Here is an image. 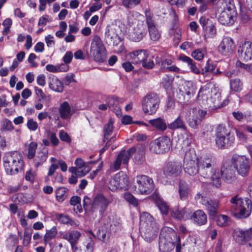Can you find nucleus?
<instances>
[{"mask_svg":"<svg viewBox=\"0 0 252 252\" xmlns=\"http://www.w3.org/2000/svg\"><path fill=\"white\" fill-rule=\"evenodd\" d=\"M200 170V175L203 178H210L211 184L217 188L221 186V179L219 169L214 168V164L212 158L202 156L197 159Z\"/></svg>","mask_w":252,"mask_h":252,"instance_id":"nucleus-1","label":"nucleus"},{"mask_svg":"<svg viewBox=\"0 0 252 252\" xmlns=\"http://www.w3.org/2000/svg\"><path fill=\"white\" fill-rule=\"evenodd\" d=\"M139 229L142 237L150 243L157 237L158 227L154 218L147 212H143L140 217Z\"/></svg>","mask_w":252,"mask_h":252,"instance_id":"nucleus-2","label":"nucleus"},{"mask_svg":"<svg viewBox=\"0 0 252 252\" xmlns=\"http://www.w3.org/2000/svg\"><path fill=\"white\" fill-rule=\"evenodd\" d=\"M3 167L6 174L13 175L24 170L25 163L22 155L18 151L7 152L3 158Z\"/></svg>","mask_w":252,"mask_h":252,"instance_id":"nucleus-3","label":"nucleus"},{"mask_svg":"<svg viewBox=\"0 0 252 252\" xmlns=\"http://www.w3.org/2000/svg\"><path fill=\"white\" fill-rule=\"evenodd\" d=\"M231 211L238 219H246L251 214L252 202L248 198H242L238 195L230 199Z\"/></svg>","mask_w":252,"mask_h":252,"instance_id":"nucleus-4","label":"nucleus"},{"mask_svg":"<svg viewBox=\"0 0 252 252\" xmlns=\"http://www.w3.org/2000/svg\"><path fill=\"white\" fill-rule=\"evenodd\" d=\"M155 184L152 178L146 175H139L134 178L132 188L135 193L147 195L154 189Z\"/></svg>","mask_w":252,"mask_h":252,"instance_id":"nucleus-5","label":"nucleus"},{"mask_svg":"<svg viewBox=\"0 0 252 252\" xmlns=\"http://www.w3.org/2000/svg\"><path fill=\"white\" fill-rule=\"evenodd\" d=\"M230 162L239 175L242 177L248 175L252 165L249 158L245 156L234 155L231 158Z\"/></svg>","mask_w":252,"mask_h":252,"instance_id":"nucleus-6","label":"nucleus"},{"mask_svg":"<svg viewBox=\"0 0 252 252\" xmlns=\"http://www.w3.org/2000/svg\"><path fill=\"white\" fill-rule=\"evenodd\" d=\"M90 55L95 62H103L107 57L106 51L100 38L94 36L90 49Z\"/></svg>","mask_w":252,"mask_h":252,"instance_id":"nucleus-7","label":"nucleus"},{"mask_svg":"<svg viewBox=\"0 0 252 252\" xmlns=\"http://www.w3.org/2000/svg\"><path fill=\"white\" fill-rule=\"evenodd\" d=\"M160 99L155 93L148 94L143 98L142 102V110L145 114H155L159 107Z\"/></svg>","mask_w":252,"mask_h":252,"instance_id":"nucleus-8","label":"nucleus"},{"mask_svg":"<svg viewBox=\"0 0 252 252\" xmlns=\"http://www.w3.org/2000/svg\"><path fill=\"white\" fill-rule=\"evenodd\" d=\"M171 146V142L169 137H160L150 144V150L157 154H163L169 151Z\"/></svg>","mask_w":252,"mask_h":252,"instance_id":"nucleus-9","label":"nucleus"},{"mask_svg":"<svg viewBox=\"0 0 252 252\" xmlns=\"http://www.w3.org/2000/svg\"><path fill=\"white\" fill-rule=\"evenodd\" d=\"M223 7V10L220 14L218 20L221 25L226 26L232 25L236 20L235 11L231 4Z\"/></svg>","mask_w":252,"mask_h":252,"instance_id":"nucleus-10","label":"nucleus"},{"mask_svg":"<svg viewBox=\"0 0 252 252\" xmlns=\"http://www.w3.org/2000/svg\"><path fill=\"white\" fill-rule=\"evenodd\" d=\"M195 199L199 203L205 206L210 216L215 217L217 215L219 206L218 200L209 198L200 193L195 195Z\"/></svg>","mask_w":252,"mask_h":252,"instance_id":"nucleus-11","label":"nucleus"},{"mask_svg":"<svg viewBox=\"0 0 252 252\" xmlns=\"http://www.w3.org/2000/svg\"><path fill=\"white\" fill-rule=\"evenodd\" d=\"M206 114V111L194 107L188 112L185 118L189 125L191 127L195 128L200 123Z\"/></svg>","mask_w":252,"mask_h":252,"instance_id":"nucleus-12","label":"nucleus"},{"mask_svg":"<svg viewBox=\"0 0 252 252\" xmlns=\"http://www.w3.org/2000/svg\"><path fill=\"white\" fill-rule=\"evenodd\" d=\"M109 203L108 198H106L103 194L98 193L94 196L91 204L90 210L94 212L98 210L99 213L102 215L106 211Z\"/></svg>","mask_w":252,"mask_h":252,"instance_id":"nucleus-13","label":"nucleus"},{"mask_svg":"<svg viewBox=\"0 0 252 252\" xmlns=\"http://www.w3.org/2000/svg\"><path fill=\"white\" fill-rule=\"evenodd\" d=\"M182 170L181 163L175 161H168L163 168V174L168 178L179 176L182 173Z\"/></svg>","mask_w":252,"mask_h":252,"instance_id":"nucleus-14","label":"nucleus"},{"mask_svg":"<svg viewBox=\"0 0 252 252\" xmlns=\"http://www.w3.org/2000/svg\"><path fill=\"white\" fill-rule=\"evenodd\" d=\"M233 237L236 242L245 245L252 239V227L247 229L236 228L233 230Z\"/></svg>","mask_w":252,"mask_h":252,"instance_id":"nucleus-15","label":"nucleus"},{"mask_svg":"<svg viewBox=\"0 0 252 252\" xmlns=\"http://www.w3.org/2000/svg\"><path fill=\"white\" fill-rule=\"evenodd\" d=\"M147 26L143 21L137 23L129 33V39L134 42H139L147 34Z\"/></svg>","mask_w":252,"mask_h":252,"instance_id":"nucleus-16","label":"nucleus"},{"mask_svg":"<svg viewBox=\"0 0 252 252\" xmlns=\"http://www.w3.org/2000/svg\"><path fill=\"white\" fill-rule=\"evenodd\" d=\"M232 164L228 161H224L221 168L222 179L228 183H232L236 179L235 172L232 167Z\"/></svg>","mask_w":252,"mask_h":252,"instance_id":"nucleus-17","label":"nucleus"},{"mask_svg":"<svg viewBox=\"0 0 252 252\" xmlns=\"http://www.w3.org/2000/svg\"><path fill=\"white\" fill-rule=\"evenodd\" d=\"M128 182V178L126 174L123 172L116 174L113 178V185L111 191L127 189Z\"/></svg>","mask_w":252,"mask_h":252,"instance_id":"nucleus-18","label":"nucleus"},{"mask_svg":"<svg viewBox=\"0 0 252 252\" xmlns=\"http://www.w3.org/2000/svg\"><path fill=\"white\" fill-rule=\"evenodd\" d=\"M196 86L191 81H187L184 88V90L180 91L179 99L181 102L186 103L189 102L191 96L195 93Z\"/></svg>","mask_w":252,"mask_h":252,"instance_id":"nucleus-19","label":"nucleus"},{"mask_svg":"<svg viewBox=\"0 0 252 252\" xmlns=\"http://www.w3.org/2000/svg\"><path fill=\"white\" fill-rule=\"evenodd\" d=\"M135 150L136 149L134 147H131L127 151L125 150L121 151L114 162V167L115 170H118L120 168L122 162L125 164H127L131 155L135 152Z\"/></svg>","mask_w":252,"mask_h":252,"instance_id":"nucleus-20","label":"nucleus"},{"mask_svg":"<svg viewBox=\"0 0 252 252\" xmlns=\"http://www.w3.org/2000/svg\"><path fill=\"white\" fill-rule=\"evenodd\" d=\"M234 48L233 39L229 37H224L218 46V51L223 56H228L232 53Z\"/></svg>","mask_w":252,"mask_h":252,"instance_id":"nucleus-21","label":"nucleus"},{"mask_svg":"<svg viewBox=\"0 0 252 252\" xmlns=\"http://www.w3.org/2000/svg\"><path fill=\"white\" fill-rule=\"evenodd\" d=\"M238 55L241 60L248 61L252 58V42L245 41L240 45L238 50Z\"/></svg>","mask_w":252,"mask_h":252,"instance_id":"nucleus-22","label":"nucleus"},{"mask_svg":"<svg viewBox=\"0 0 252 252\" xmlns=\"http://www.w3.org/2000/svg\"><path fill=\"white\" fill-rule=\"evenodd\" d=\"M126 57L132 63L139 64L147 59L148 54L146 50L140 49L128 53Z\"/></svg>","mask_w":252,"mask_h":252,"instance_id":"nucleus-23","label":"nucleus"},{"mask_svg":"<svg viewBox=\"0 0 252 252\" xmlns=\"http://www.w3.org/2000/svg\"><path fill=\"white\" fill-rule=\"evenodd\" d=\"M235 137L232 133L215 138L216 144L219 149H224L230 147L234 142Z\"/></svg>","mask_w":252,"mask_h":252,"instance_id":"nucleus-24","label":"nucleus"},{"mask_svg":"<svg viewBox=\"0 0 252 252\" xmlns=\"http://www.w3.org/2000/svg\"><path fill=\"white\" fill-rule=\"evenodd\" d=\"M81 235L79 231L72 230L65 232L63 235L62 238L70 243L71 247H73L74 245L78 244Z\"/></svg>","mask_w":252,"mask_h":252,"instance_id":"nucleus-25","label":"nucleus"},{"mask_svg":"<svg viewBox=\"0 0 252 252\" xmlns=\"http://www.w3.org/2000/svg\"><path fill=\"white\" fill-rule=\"evenodd\" d=\"M48 84L49 88L55 92L61 93L63 90V83L53 74L48 77Z\"/></svg>","mask_w":252,"mask_h":252,"instance_id":"nucleus-26","label":"nucleus"},{"mask_svg":"<svg viewBox=\"0 0 252 252\" xmlns=\"http://www.w3.org/2000/svg\"><path fill=\"white\" fill-rule=\"evenodd\" d=\"M211 93H212V91L210 89L208 84L201 87L197 96L198 101L203 104L208 103L209 97L212 95Z\"/></svg>","mask_w":252,"mask_h":252,"instance_id":"nucleus-27","label":"nucleus"},{"mask_svg":"<svg viewBox=\"0 0 252 252\" xmlns=\"http://www.w3.org/2000/svg\"><path fill=\"white\" fill-rule=\"evenodd\" d=\"M149 123L154 128L160 132L164 131L168 127L165 120L160 117L150 120Z\"/></svg>","mask_w":252,"mask_h":252,"instance_id":"nucleus-28","label":"nucleus"},{"mask_svg":"<svg viewBox=\"0 0 252 252\" xmlns=\"http://www.w3.org/2000/svg\"><path fill=\"white\" fill-rule=\"evenodd\" d=\"M190 189L189 185L184 180H180L179 183V193L180 198L182 200L188 199Z\"/></svg>","mask_w":252,"mask_h":252,"instance_id":"nucleus-29","label":"nucleus"},{"mask_svg":"<svg viewBox=\"0 0 252 252\" xmlns=\"http://www.w3.org/2000/svg\"><path fill=\"white\" fill-rule=\"evenodd\" d=\"M180 60L187 63L190 71L194 74H201V70L198 68L196 65L195 62L189 57L183 55L180 57Z\"/></svg>","mask_w":252,"mask_h":252,"instance_id":"nucleus-30","label":"nucleus"},{"mask_svg":"<svg viewBox=\"0 0 252 252\" xmlns=\"http://www.w3.org/2000/svg\"><path fill=\"white\" fill-rule=\"evenodd\" d=\"M59 112L61 118L63 120L67 119L72 115L70 106L67 101H64L61 104Z\"/></svg>","mask_w":252,"mask_h":252,"instance_id":"nucleus-31","label":"nucleus"},{"mask_svg":"<svg viewBox=\"0 0 252 252\" xmlns=\"http://www.w3.org/2000/svg\"><path fill=\"white\" fill-rule=\"evenodd\" d=\"M183 167L185 172L190 176H193L196 174L200 175V170L198 164V162L183 164Z\"/></svg>","mask_w":252,"mask_h":252,"instance_id":"nucleus-32","label":"nucleus"},{"mask_svg":"<svg viewBox=\"0 0 252 252\" xmlns=\"http://www.w3.org/2000/svg\"><path fill=\"white\" fill-rule=\"evenodd\" d=\"M192 218L194 221L199 225L205 224L207 221L206 215L201 210H197L194 212Z\"/></svg>","mask_w":252,"mask_h":252,"instance_id":"nucleus-33","label":"nucleus"},{"mask_svg":"<svg viewBox=\"0 0 252 252\" xmlns=\"http://www.w3.org/2000/svg\"><path fill=\"white\" fill-rule=\"evenodd\" d=\"M123 102L122 99L119 98L118 96L113 95L111 97V105H113V111L115 113L118 117H121L122 115L121 109V104Z\"/></svg>","mask_w":252,"mask_h":252,"instance_id":"nucleus-34","label":"nucleus"},{"mask_svg":"<svg viewBox=\"0 0 252 252\" xmlns=\"http://www.w3.org/2000/svg\"><path fill=\"white\" fill-rule=\"evenodd\" d=\"M168 127L171 130L176 129L186 130L187 129V126L181 114L173 122L168 125Z\"/></svg>","mask_w":252,"mask_h":252,"instance_id":"nucleus-35","label":"nucleus"},{"mask_svg":"<svg viewBox=\"0 0 252 252\" xmlns=\"http://www.w3.org/2000/svg\"><path fill=\"white\" fill-rule=\"evenodd\" d=\"M231 129L225 124L218 125L215 129V138H219L222 136H227V134L231 133Z\"/></svg>","mask_w":252,"mask_h":252,"instance_id":"nucleus-36","label":"nucleus"},{"mask_svg":"<svg viewBox=\"0 0 252 252\" xmlns=\"http://www.w3.org/2000/svg\"><path fill=\"white\" fill-rule=\"evenodd\" d=\"M215 65L210 63V60H208L206 62L205 66L202 68L201 74H202L205 78L212 79V76H211L210 75L215 70Z\"/></svg>","mask_w":252,"mask_h":252,"instance_id":"nucleus-37","label":"nucleus"},{"mask_svg":"<svg viewBox=\"0 0 252 252\" xmlns=\"http://www.w3.org/2000/svg\"><path fill=\"white\" fill-rule=\"evenodd\" d=\"M198 158L194 149H189L186 151L185 153L183 164H187V163L197 162Z\"/></svg>","mask_w":252,"mask_h":252,"instance_id":"nucleus-38","label":"nucleus"},{"mask_svg":"<svg viewBox=\"0 0 252 252\" xmlns=\"http://www.w3.org/2000/svg\"><path fill=\"white\" fill-rule=\"evenodd\" d=\"M134 147L136 149L134 153L136 154L134 156L135 161L137 164H141L144 161V148L140 145H137Z\"/></svg>","mask_w":252,"mask_h":252,"instance_id":"nucleus-39","label":"nucleus"},{"mask_svg":"<svg viewBox=\"0 0 252 252\" xmlns=\"http://www.w3.org/2000/svg\"><path fill=\"white\" fill-rule=\"evenodd\" d=\"M46 69L48 71L51 72H66L68 69V66L67 64H65L58 65L48 64L46 66Z\"/></svg>","mask_w":252,"mask_h":252,"instance_id":"nucleus-40","label":"nucleus"},{"mask_svg":"<svg viewBox=\"0 0 252 252\" xmlns=\"http://www.w3.org/2000/svg\"><path fill=\"white\" fill-rule=\"evenodd\" d=\"M57 235V229L56 226H53L50 229L47 230L44 236V243L47 245L51 240L54 239Z\"/></svg>","mask_w":252,"mask_h":252,"instance_id":"nucleus-41","label":"nucleus"},{"mask_svg":"<svg viewBox=\"0 0 252 252\" xmlns=\"http://www.w3.org/2000/svg\"><path fill=\"white\" fill-rule=\"evenodd\" d=\"M173 244L167 241L165 239L160 238L159 242V250L161 252H169L172 249Z\"/></svg>","mask_w":252,"mask_h":252,"instance_id":"nucleus-42","label":"nucleus"},{"mask_svg":"<svg viewBox=\"0 0 252 252\" xmlns=\"http://www.w3.org/2000/svg\"><path fill=\"white\" fill-rule=\"evenodd\" d=\"M68 191L67 188L61 187L58 188L55 190L57 200L58 202H63L67 197L66 193Z\"/></svg>","mask_w":252,"mask_h":252,"instance_id":"nucleus-43","label":"nucleus"},{"mask_svg":"<svg viewBox=\"0 0 252 252\" xmlns=\"http://www.w3.org/2000/svg\"><path fill=\"white\" fill-rule=\"evenodd\" d=\"M48 155L43 152H39L37 153L33 160L34 165L36 168L42 165L46 161Z\"/></svg>","mask_w":252,"mask_h":252,"instance_id":"nucleus-44","label":"nucleus"},{"mask_svg":"<svg viewBox=\"0 0 252 252\" xmlns=\"http://www.w3.org/2000/svg\"><path fill=\"white\" fill-rule=\"evenodd\" d=\"M148 28L150 39L154 41H158L160 38L161 34L156 26L154 25Z\"/></svg>","mask_w":252,"mask_h":252,"instance_id":"nucleus-45","label":"nucleus"},{"mask_svg":"<svg viewBox=\"0 0 252 252\" xmlns=\"http://www.w3.org/2000/svg\"><path fill=\"white\" fill-rule=\"evenodd\" d=\"M243 84L242 81L238 78L230 80V89L234 92H240L242 90Z\"/></svg>","mask_w":252,"mask_h":252,"instance_id":"nucleus-46","label":"nucleus"},{"mask_svg":"<svg viewBox=\"0 0 252 252\" xmlns=\"http://www.w3.org/2000/svg\"><path fill=\"white\" fill-rule=\"evenodd\" d=\"M56 218L59 222L64 224H70L73 225L75 224V222L67 215L63 214H58L56 215Z\"/></svg>","mask_w":252,"mask_h":252,"instance_id":"nucleus-47","label":"nucleus"},{"mask_svg":"<svg viewBox=\"0 0 252 252\" xmlns=\"http://www.w3.org/2000/svg\"><path fill=\"white\" fill-rule=\"evenodd\" d=\"M203 30L205 32L204 36L207 38L214 37L217 33L216 29L213 23L205 27Z\"/></svg>","mask_w":252,"mask_h":252,"instance_id":"nucleus-48","label":"nucleus"},{"mask_svg":"<svg viewBox=\"0 0 252 252\" xmlns=\"http://www.w3.org/2000/svg\"><path fill=\"white\" fill-rule=\"evenodd\" d=\"M230 218L226 215H220L218 216L216 222L217 224L220 227H224L229 225Z\"/></svg>","mask_w":252,"mask_h":252,"instance_id":"nucleus-49","label":"nucleus"},{"mask_svg":"<svg viewBox=\"0 0 252 252\" xmlns=\"http://www.w3.org/2000/svg\"><path fill=\"white\" fill-rule=\"evenodd\" d=\"M144 13L147 27L148 28L156 25L155 22L153 19V14L151 12L150 9L149 8H146L145 10Z\"/></svg>","mask_w":252,"mask_h":252,"instance_id":"nucleus-50","label":"nucleus"},{"mask_svg":"<svg viewBox=\"0 0 252 252\" xmlns=\"http://www.w3.org/2000/svg\"><path fill=\"white\" fill-rule=\"evenodd\" d=\"M83 244L86 248L85 252H93L95 243L92 237L86 238Z\"/></svg>","mask_w":252,"mask_h":252,"instance_id":"nucleus-51","label":"nucleus"},{"mask_svg":"<svg viewBox=\"0 0 252 252\" xmlns=\"http://www.w3.org/2000/svg\"><path fill=\"white\" fill-rule=\"evenodd\" d=\"M97 237L100 241L107 243L110 237L109 232L103 230V227L101 229L99 228L96 233Z\"/></svg>","mask_w":252,"mask_h":252,"instance_id":"nucleus-52","label":"nucleus"},{"mask_svg":"<svg viewBox=\"0 0 252 252\" xmlns=\"http://www.w3.org/2000/svg\"><path fill=\"white\" fill-rule=\"evenodd\" d=\"M210 101L213 104L214 107H220L221 105L220 94L219 92H215L213 95H211Z\"/></svg>","mask_w":252,"mask_h":252,"instance_id":"nucleus-53","label":"nucleus"},{"mask_svg":"<svg viewBox=\"0 0 252 252\" xmlns=\"http://www.w3.org/2000/svg\"><path fill=\"white\" fill-rule=\"evenodd\" d=\"M116 38H118V40H119V46H118V44H115V42H114L112 48L113 51L116 53H123L125 51V48L122 42V39L119 36L117 35H116Z\"/></svg>","mask_w":252,"mask_h":252,"instance_id":"nucleus-54","label":"nucleus"},{"mask_svg":"<svg viewBox=\"0 0 252 252\" xmlns=\"http://www.w3.org/2000/svg\"><path fill=\"white\" fill-rule=\"evenodd\" d=\"M205 53V49H197L192 51L191 55L195 60L201 61L203 59Z\"/></svg>","mask_w":252,"mask_h":252,"instance_id":"nucleus-55","label":"nucleus"},{"mask_svg":"<svg viewBox=\"0 0 252 252\" xmlns=\"http://www.w3.org/2000/svg\"><path fill=\"white\" fill-rule=\"evenodd\" d=\"M157 205L162 214H167L169 211V206L163 200L158 199L156 201Z\"/></svg>","mask_w":252,"mask_h":252,"instance_id":"nucleus-56","label":"nucleus"},{"mask_svg":"<svg viewBox=\"0 0 252 252\" xmlns=\"http://www.w3.org/2000/svg\"><path fill=\"white\" fill-rule=\"evenodd\" d=\"M37 147V144L35 142H31L28 147L27 157L29 159H32L35 156V153Z\"/></svg>","mask_w":252,"mask_h":252,"instance_id":"nucleus-57","label":"nucleus"},{"mask_svg":"<svg viewBox=\"0 0 252 252\" xmlns=\"http://www.w3.org/2000/svg\"><path fill=\"white\" fill-rule=\"evenodd\" d=\"M113 225L111 224V227L113 226L112 229L114 231V233H116L121 230L122 228V221L121 220V219L120 217H118L117 216L113 217Z\"/></svg>","mask_w":252,"mask_h":252,"instance_id":"nucleus-58","label":"nucleus"},{"mask_svg":"<svg viewBox=\"0 0 252 252\" xmlns=\"http://www.w3.org/2000/svg\"><path fill=\"white\" fill-rule=\"evenodd\" d=\"M141 0H123L122 4L125 7L132 9L140 3Z\"/></svg>","mask_w":252,"mask_h":252,"instance_id":"nucleus-59","label":"nucleus"},{"mask_svg":"<svg viewBox=\"0 0 252 252\" xmlns=\"http://www.w3.org/2000/svg\"><path fill=\"white\" fill-rule=\"evenodd\" d=\"M33 230L31 228L26 227L24 234V245H28L30 244Z\"/></svg>","mask_w":252,"mask_h":252,"instance_id":"nucleus-60","label":"nucleus"},{"mask_svg":"<svg viewBox=\"0 0 252 252\" xmlns=\"http://www.w3.org/2000/svg\"><path fill=\"white\" fill-rule=\"evenodd\" d=\"M1 129L2 131H11L14 129V126L9 120L4 119L2 121Z\"/></svg>","mask_w":252,"mask_h":252,"instance_id":"nucleus-61","label":"nucleus"},{"mask_svg":"<svg viewBox=\"0 0 252 252\" xmlns=\"http://www.w3.org/2000/svg\"><path fill=\"white\" fill-rule=\"evenodd\" d=\"M18 242V239L16 235L10 234L6 240L7 247H14Z\"/></svg>","mask_w":252,"mask_h":252,"instance_id":"nucleus-62","label":"nucleus"},{"mask_svg":"<svg viewBox=\"0 0 252 252\" xmlns=\"http://www.w3.org/2000/svg\"><path fill=\"white\" fill-rule=\"evenodd\" d=\"M114 30L117 32L116 35L120 33V34L123 31V30L125 28V25L120 20H116L114 23L112 24Z\"/></svg>","mask_w":252,"mask_h":252,"instance_id":"nucleus-63","label":"nucleus"},{"mask_svg":"<svg viewBox=\"0 0 252 252\" xmlns=\"http://www.w3.org/2000/svg\"><path fill=\"white\" fill-rule=\"evenodd\" d=\"M172 60L170 59H166L163 60L160 64L159 70L163 72L167 71V70L170 67L169 65L172 64Z\"/></svg>","mask_w":252,"mask_h":252,"instance_id":"nucleus-64","label":"nucleus"}]
</instances>
